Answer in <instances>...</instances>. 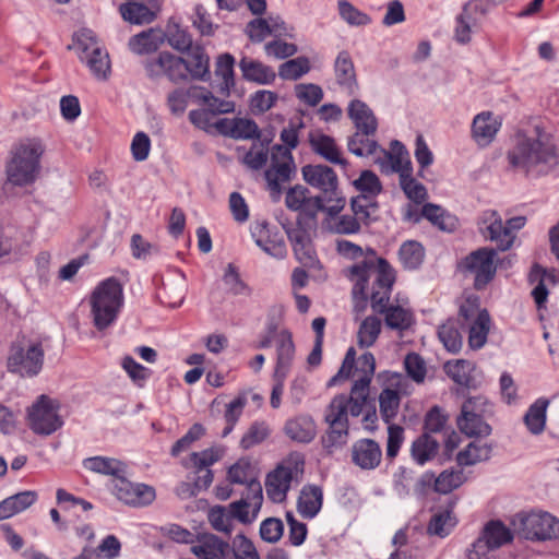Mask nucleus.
<instances>
[{"label":"nucleus","mask_w":559,"mask_h":559,"mask_svg":"<svg viewBox=\"0 0 559 559\" xmlns=\"http://www.w3.org/2000/svg\"><path fill=\"white\" fill-rule=\"evenodd\" d=\"M374 255L373 250H370ZM350 278L356 281L353 294L360 295L362 301L368 300L366 289L368 282L373 278L372 290L369 297L371 309L384 314V323L391 330L405 331L414 323L413 312L401 306L389 305L395 272L390 263L383 258H368L349 269Z\"/></svg>","instance_id":"f257e3e1"},{"label":"nucleus","mask_w":559,"mask_h":559,"mask_svg":"<svg viewBox=\"0 0 559 559\" xmlns=\"http://www.w3.org/2000/svg\"><path fill=\"white\" fill-rule=\"evenodd\" d=\"M507 159L513 170L528 175H545L558 164L556 147L550 142L527 136L519 138L508 152Z\"/></svg>","instance_id":"f03ea898"},{"label":"nucleus","mask_w":559,"mask_h":559,"mask_svg":"<svg viewBox=\"0 0 559 559\" xmlns=\"http://www.w3.org/2000/svg\"><path fill=\"white\" fill-rule=\"evenodd\" d=\"M123 286L114 276L102 281L93 290L90 304L93 323L98 331L110 326L123 306Z\"/></svg>","instance_id":"7ed1b4c3"},{"label":"nucleus","mask_w":559,"mask_h":559,"mask_svg":"<svg viewBox=\"0 0 559 559\" xmlns=\"http://www.w3.org/2000/svg\"><path fill=\"white\" fill-rule=\"evenodd\" d=\"M44 359L45 350L41 343L22 336L9 346L7 371L20 378H34L41 372Z\"/></svg>","instance_id":"20e7f679"},{"label":"nucleus","mask_w":559,"mask_h":559,"mask_svg":"<svg viewBox=\"0 0 559 559\" xmlns=\"http://www.w3.org/2000/svg\"><path fill=\"white\" fill-rule=\"evenodd\" d=\"M301 174L308 185L321 191V197L328 204L326 214L329 216H336L345 207L346 199L338 190L337 175L331 167L322 164H309L301 168Z\"/></svg>","instance_id":"39448f33"},{"label":"nucleus","mask_w":559,"mask_h":559,"mask_svg":"<svg viewBox=\"0 0 559 559\" xmlns=\"http://www.w3.org/2000/svg\"><path fill=\"white\" fill-rule=\"evenodd\" d=\"M520 537L533 542L559 538V519L548 512L519 513L512 521Z\"/></svg>","instance_id":"423d86ee"},{"label":"nucleus","mask_w":559,"mask_h":559,"mask_svg":"<svg viewBox=\"0 0 559 559\" xmlns=\"http://www.w3.org/2000/svg\"><path fill=\"white\" fill-rule=\"evenodd\" d=\"M43 152V146L38 142L20 145L7 166L8 180L14 186L33 182L39 169V157Z\"/></svg>","instance_id":"0eeeda50"},{"label":"nucleus","mask_w":559,"mask_h":559,"mask_svg":"<svg viewBox=\"0 0 559 559\" xmlns=\"http://www.w3.org/2000/svg\"><path fill=\"white\" fill-rule=\"evenodd\" d=\"M60 404L57 400L41 394L32 404L27 412L28 426L34 433L50 436L63 425L58 414Z\"/></svg>","instance_id":"6e6552de"},{"label":"nucleus","mask_w":559,"mask_h":559,"mask_svg":"<svg viewBox=\"0 0 559 559\" xmlns=\"http://www.w3.org/2000/svg\"><path fill=\"white\" fill-rule=\"evenodd\" d=\"M513 533L500 520L486 523L478 538L467 549V559H487L489 551L511 543Z\"/></svg>","instance_id":"1a4fd4ad"},{"label":"nucleus","mask_w":559,"mask_h":559,"mask_svg":"<svg viewBox=\"0 0 559 559\" xmlns=\"http://www.w3.org/2000/svg\"><path fill=\"white\" fill-rule=\"evenodd\" d=\"M496 255V249L483 247L467 254L462 261L463 271L474 275L476 290L484 289L493 280L497 272Z\"/></svg>","instance_id":"9d476101"},{"label":"nucleus","mask_w":559,"mask_h":559,"mask_svg":"<svg viewBox=\"0 0 559 559\" xmlns=\"http://www.w3.org/2000/svg\"><path fill=\"white\" fill-rule=\"evenodd\" d=\"M305 461L298 457L295 461L281 463L276 468L266 475L265 490L273 502H282L286 499L292 480L300 473L302 474Z\"/></svg>","instance_id":"9b49d317"},{"label":"nucleus","mask_w":559,"mask_h":559,"mask_svg":"<svg viewBox=\"0 0 559 559\" xmlns=\"http://www.w3.org/2000/svg\"><path fill=\"white\" fill-rule=\"evenodd\" d=\"M143 67L150 79L166 76L173 83L187 82V64L185 58L169 51H162L156 58L143 61Z\"/></svg>","instance_id":"f8f14e48"},{"label":"nucleus","mask_w":559,"mask_h":559,"mask_svg":"<svg viewBox=\"0 0 559 559\" xmlns=\"http://www.w3.org/2000/svg\"><path fill=\"white\" fill-rule=\"evenodd\" d=\"M115 496L122 502L133 507L148 506L155 500V489L145 484H133L127 475L114 480Z\"/></svg>","instance_id":"ddd939ff"},{"label":"nucleus","mask_w":559,"mask_h":559,"mask_svg":"<svg viewBox=\"0 0 559 559\" xmlns=\"http://www.w3.org/2000/svg\"><path fill=\"white\" fill-rule=\"evenodd\" d=\"M352 462L364 471L376 469L382 460L380 444L369 438L356 440L350 449Z\"/></svg>","instance_id":"4468645a"},{"label":"nucleus","mask_w":559,"mask_h":559,"mask_svg":"<svg viewBox=\"0 0 559 559\" xmlns=\"http://www.w3.org/2000/svg\"><path fill=\"white\" fill-rule=\"evenodd\" d=\"M421 217L429 221L433 226H437L442 231L451 233L457 225L455 216L449 214L440 205L433 203L424 204L420 213H417V211L413 212L412 209H408L405 214V219L412 221L413 223H419Z\"/></svg>","instance_id":"2eb2a0df"},{"label":"nucleus","mask_w":559,"mask_h":559,"mask_svg":"<svg viewBox=\"0 0 559 559\" xmlns=\"http://www.w3.org/2000/svg\"><path fill=\"white\" fill-rule=\"evenodd\" d=\"M336 83L349 96L357 94L359 84L353 59L348 51L342 50L334 62Z\"/></svg>","instance_id":"dca6fc26"},{"label":"nucleus","mask_w":559,"mask_h":559,"mask_svg":"<svg viewBox=\"0 0 559 559\" xmlns=\"http://www.w3.org/2000/svg\"><path fill=\"white\" fill-rule=\"evenodd\" d=\"M501 123L490 111H484L475 116L472 123V138L478 146H488L495 139Z\"/></svg>","instance_id":"f3484780"},{"label":"nucleus","mask_w":559,"mask_h":559,"mask_svg":"<svg viewBox=\"0 0 559 559\" xmlns=\"http://www.w3.org/2000/svg\"><path fill=\"white\" fill-rule=\"evenodd\" d=\"M187 76L189 80L209 82L211 80L210 57L199 45L186 51Z\"/></svg>","instance_id":"a211bd4d"},{"label":"nucleus","mask_w":559,"mask_h":559,"mask_svg":"<svg viewBox=\"0 0 559 559\" xmlns=\"http://www.w3.org/2000/svg\"><path fill=\"white\" fill-rule=\"evenodd\" d=\"M347 114L358 131H362L367 135H373L377 132V118L365 102L353 99L348 105Z\"/></svg>","instance_id":"6ab92c4d"},{"label":"nucleus","mask_w":559,"mask_h":559,"mask_svg":"<svg viewBox=\"0 0 559 559\" xmlns=\"http://www.w3.org/2000/svg\"><path fill=\"white\" fill-rule=\"evenodd\" d=\"M284 431L293 441L310 443L316 438L317 425L311 416L299 415L286 421Z\"/></svg>","instance_id":"aec40b11"},{"label":"nucleus","mask_w":559,"mask_h":559,"mask_svg":"<svg viewBox=\"0 0 559 559\" xmlns=\"http://www.w3.org/2000/svg\"><path fill=\"white\" fill-rule=\"evenodd\" d=\"M164 32L157 28H148L129 39V49L136 55H150L158 50L164 44Z\"/></svg>","instance_id":"412c9836"},{"label":"nucleus","mask_w":559,"mask_h":559,"mask_svg":"<svg viewBox=\"0 0 559 559\" xmlns=\"http://www.w3.org/2000/svg\"><path fill=\"white\" fill-rule=\"evenodd\" d=\"M83 466L94 473L112 476L118 480L121 476L128 474V465L115 457L92 456L83 461Z\"/></svg>","instance_id":"4be33fe9"},{"label":"nucleus","mask_w":559,"mask_h":559,"mask_svg":"<svg viewBox=\"0 0 559 559\" xmlns=\"http://www.w3.org/2000/svg\"><path fill=\"white\" fill-rule=\"evenodd\" d=\"M276 355L274 373L281 378L287 377L295 357V344L288 330H282L278 334Z\"/></svg>","instance_id":"5701e85b"},{"label":"nucleus","mask_w":559,"mask_h":559,"mask_svg":"<svg viewBox=\"0 0 559 559\" xmlns=\"http://www.w3.org/2000/svg\"><path fill=\"white\" fill-rule=\"evenodd\" d=\"M323 492L317 485H306L300 491L297 510L304 519H313L321 510Z\"/></svg>","instance_id":"b1692460"},{"label":"nucleus","mask_w":559,"mask_h":559,"mask_svg":"<svg viewBox=\"0 0 559 559\" xmlns=\"http://www.w3.org/2000/svg\"><path fill=\"white\" fill-rule=\"evenodd\" d=\"M309 143L311 150L323 157L325 160L346 166L347 160L341 157L340 150L335 143V140L323 133H310L309 134Z\"/></svg>","instance_id":"393cba45"},{"label":"nucleus","mask_w":559,"mask_h":559,"mask_svg":"<svg viewBox=\"0 0 559 559\" xmlns=\"http://www.w3.org/2000/svg\"><path fill=\"white\" fill-rule=\"evenodd\" d=\"M38 499L34 490H25L0 501V521L12 518L33 506Z\"/></svg>","instance_id":"a878e982"},{"label":"nucleus","mask_w":559,"mask_h":559,"mask_svg":"<svg viewBox=\"0 0 559 559\" xmlns=\"http://www.w3.org/2000/svg\"><path fill=\"white\" fill-rule=\"evenodd\" d=\"M239 69L245 80L259 84H271L276 78L271 67L248 57L241 58Z\"/></svg>","instance_id":"bb28decb"},{"label":"nucleus","mask_w":559,"mask_h":559,"mask_svg":"<svg viewBox=\"0 0 559 559\" xmlns=\"http://www.w3.org/2000/svg\"><path fill=\"white\" fill-rule=\"evenodd\" d=\"M439 447L437 439L428 433H421L413 441L411 454L417 464L424 465L437 455Z\"/></svg>","instance_id":"cd10ccee"},{"label":"nucleus","mask_w":559,"mask_h":559,"mask_svg":"<svg viewBox=\"0 0 559 559\" xmlns=\"http://www.w3.org/2000/svg\"><path fill=\"white\" fill-rule=\"evenodd\" d=\"M492 447L479 440L472 441L456 455L459 466H471L479 462L488 461L491 456Z\"/></svg>","instance_id":"c85d7f7f"},{"label":"nucleus","mask_w":559,"mask_h":559,"mask_svg":"<svg viewBox=\"0 0 559 559\" xmlns=\"http://www.w3.org/2000/svg\"><path fill=\"white\" fill-rule=\"evenodd\" d=\"M295 170L294 158L286 160L271 162V167L265 170L264 177L272 192H281V181H288Z\"/></svg>","instance_id":"c756f323"},{"label":"nucleus","mask_w":559,"mask_h":559,"mask_svg":"<svg viewBox=\"0 0 559 559\" xmlns=\"http://www.w3.org/2000/svg\"><path fill=\"white\" fill-rule=\"evenodd\" d=\"M549 401L546 399L536 400L524 415V424L527 430L535 436L540 435L546 426V412Z\"/></svg>","instance_id":"7c9ffc66"},{"label":"nucleus","mask_w":559,"mask_h":559,"mask_svg":"<svg viewBox=\"0 0 559 559\" xmlns=\"http://www.w3.org/2000/svg\"><path fill=\"white\" fill-rule=\"evenodd\" d=\"M234 64L235 58L228 52L218 56L215 64V75L223 80L218 92L226 97L230 95V90L235 86Z\"/></svg>","instance_id":"2f4dec72"},{"label":"nucleus","mask_w":559,"mask_h":559,"mask_svg":"<svg viewBox=\"0 0 559 559\" xmlns=\"http://www.w3.org/2000/svg\"><path fill=\"white\" fill-rule=\"evenodd\" d=\"M455 501H450L448 507L436 514H433L428 524V533L439 537H445L450 534L451 530L456 524V519L452 516V510Z\"/></svg>","instance_id":"473e14b6"},{"label":"nucleus","mask_w":559,"mask_h":559,"mask_svg":"<svg viewBox=\"0 0 559 559\" xmlns=\"http://www.w3.org/2000/svg\"><path fill=\"white\" fill-rule=\"evenodd\" d=\"M349 437L348 427H334L328 425V429L321 436L320 442L326 455H333L337 450L346 445Z\"/></svg>","instance_id":"72a5a7b5"},{"label":"nucleus","mask_w":559,"mask_h":559,"mask_svg":"<svg viewBox=\"0 0 559 559\" xmlns=\"http://www.w3.org/2000/svg\"><path fill=\"white\" fill-rule=\"evenodd\" d=\"M346 403L347 401L345 394H337L331 400L324 413V421L326 425L349 428Z\"/></svg>","instance_id":"f704fd0d"},{"label":"nucleus","mask_w":559,"mask_h":559,"mask_svg":"<svg viewBox=\"0 0 559 559\" xmlns=\"http://www.w3.org/2000/svg\"><path fill=\"white\" fill-rule=\"evenodd\" d=\"M490 329V316L486 309L476 318L468 329V345L472 349H480L487 342Z\"/></svg>","instance_id":"c9c22d12"},{"label":"nucleus","mask_w":559,"mask_h":559,"mask_svg":"<svg viewBox=\"0 0 559 559\" xmlns=\"http://www.w3.org/2000/svg\"><path fill=\"white\" fill-rule=\"evenodd\" d=\"M123 20L131 24H148L154 21L156 14L147 5L141 2H127L119 7Z\"/></svg>","instance_id":"e433bc0d"},{"label":"nucleus","mask_w":559,"mask_h":559,"mask_svg":"<svg viewBox=\"0 0 559 559\" xmlns=\"http://www.w3.org/2000/svg\"><path fill=\"white\" fill-rule=\"evenodd\" d=\"M405 174L400 177V186L405 195L413 202L420 204L427 199V189L420 182H418L413 176L412 162H407Z\"/></svg>","instance_id":"4c0bfd02"},{"label":"nucleus","mask_w":559,"mask_h":559,"mask_svg":"<svg viewBox=\"0 0 559 559\" xmlns=\"http://www.w3.org/2000/svg\"><path fill=\"white\" fill-rule=\"evenodd\" d=\"M399 257L404 269L416 270L424 262L425 249L420 242L407 240L400 247Z\"/></svg>","instance_id":"58836bf2"},{"label":"nucleus","mask_w":559,"mask_h":559,"mask_svg":"<svg viewBox=\"0 0 559 559\" xmlns=\"http://www.w3.org/2000/svg\"><path fill=\"white\" fill-rule=\"evenodd\" d=\"M369 396V389L367 388V380H355L350 395H346V408L348 415L358 417L361 415L364 407L367 404Z\"/></svg>","instance_id":"ea45409f"},{"label":"nucleus","mask_w":559,"mask_h":559,"mask_svg":"<svg viewBox=\"0 0 559 559\" xmlns=\"http://www.w3.org/2000/svg\"><path fill=\"white\" fill-rule=\"evenodd\" d=\"M457 426L467 437L485 438L492 431L491 426L484 420L481 415L459 416Z\"/></svg>","instance_id":"a19ab883"},{"label":"nucleus","mask_w":559,"mask_h":559,"mask_svg":"<svg viewBox=\"0 0 559 559\" xmlns=\"http://www.w3.org/2000/svg\"><path fill=\"white\" fill-rule=\"evenodd\" d=\"M80 60L85 62L91 72L97 79H106L110 70L109 56L104 52L99 47L93 48V51L88 55L80 53Z\"/></svg>","instance_id":"79ce46f5"},{"label":"nucleus","mask_w":559,"mask_h":559,"mask_svg":"<svg viewBox=\"0 0 559 559\" xmlns=\"http://www.w3.org/2000/svg\"><path fill=\"white\" fill-rule=\"evenodd\" d=\"M186 290L187 288L183 282L163 283V286L157 293V298L160 304L170 308H177L182 305Z\"/></svg>","instance_id":"37998d69"},{"label":"nucleus","mask_w":559,"mask_h":559,"mask_svg":"<svg viewBox=\"0 0 559 559\" xmlns=\"http://www.w3.org/2000/svg\"><path fill=\"white\" fill-rule=\"evenodd\" d=\"M390 146V151L381 148V152L390 163L391 170L393 173H399L401 176L406 171L407 162H411L408 151L405 145L397 140H393Z\"/></svg>","instance_id":"c03bdc74"},{"label":"nucleus","mask_w":559,"mask_h":559,"mask_svg":"<svg viewBox=\"0 0 559 559\" xmlns=\"http://www.w3.org/2000/svg\"><path fill=\"white\" fill-rule=\"evenodd\" d=\"M469 5H463L462 12L455 19L454 39L461 45H466L472 39V31L477 25L473 14H468Z\"/></svg>","instance_id":"a18cd8bd"},{"label":"nucleus","mask_w":559,"mask_h":559,"mask_svg":"<svg viewBox=\"0 0 559 559\" xmlns=\"http://www.w3.org/2000/svg\"><path fill=\"white\" fill-rule=\"evenodd\" d=\"M401 397L397 391L384 389L379 396L380 414L384 423L390 424L397 415Z\"/></svg>","instance_id":"49530a36"},{"label":"nucleus","mask_w":559,"mask_h":559,"mask_svg":"<svg viewBox=\"0 0 559 559\" xmlns=\"http://www.w3.org/2000/svg\"><path fill=\"white\" fill-rule=\"evenodd\" d=\"M438 336L448 352L457 353L462 347V336L454 320H448L438 328Z\"/></svg>","instance_id":"de8ad7c7"},{"label":"nucleus","mask_w":559,"mask_h":559,"mask_svg":"<svg viewBox=\"0 0 559 559\" xmlns=\"http://www.w3.org/2000/svg\"><path fill=\"white\" fill-rule=\"evenodd\" d=\"M473 365L464 359L455 360L454 362L448 361L444 365L447 374L459 385L469 388L473 381L471 371Z\"/></svg>","instance_id":"09e8293b"},{"label":"nucleus","mask_w":559,"mask_h":559,"mask_svg":"<svg viewBox=\"0 0 559 559\" xmlns=\"http://www.w3.org/2000/svg\"><path fill=\"white\" fill-rule=\"evenodd\" d=\"M490 240L497 242L499 250L504 251L511 248L515 239L514 234L510 231L500 218H495L487 227V234Z\"/></svg>","instance_id":"8fccbe9b"},{"label":"nucleus","mask_w":559,"mask_h":559,"mask_svg":"<svg viewBox=\"0 0 559 559\" xmlns=\"http://www.w3.org/2000/svg\"><path fill=\"white\" fill-rule=\"evenodd\" d=\"M369 136L362 131L357 130L348 139L347 147L349 152L359 157L374 154L380 146L377 141L369 139Z\"/></svg>","instance_id":"3c124183"},{"label":"nucleus","mask_w":559,"mask_h":559,"mask_svg":"<svg viewBox=\"0 0 559 559\" xmlns=\"http://www.w3.org/2000/svg\"><path fill=\"white\" fill-rule=\"evenodd\" d=\"M381 332V321L377 317L369 316L360 324L357 338L358 345L364 347H370L377 341Z\"/></svg>","instance_id":"603ef678"},{"label":"nucleus","mask_w":559,"mask_h":559,"mask_svg":"<svg viewBox=\"0 0 559 559\" xmlns=\"http://www.w3.org/2000/svg\"><path fill=\"white\" fill-rule=\"evenodd\" d=\"M465 481L462 469H445L435 479V490L440 493H450Z\"/></svg>","instance_id":"864d4df0"},{"label":"nucleus","mask_w":559,"mask_h":559,"mask_svg":"<svg viewBox=\"0 0 559 559\" xmlns=\"http://www.w3.org/2000/svg\"><path fill=\"white\" fill-rule=\"evenodd\" d=\"M223 282L228 288V293L234 296H251L252 289L240 277L237 267L229 263L223 275Z\"/></svg>","instance_id":"5fc2aeb1"},{"label":"nucleus","mask_w":559,"mask_h":559,"mask_svg":"<svg viewBox=\"0 0 559 559\" xmlns=\"http://www.w3.org/2000/svg\"><path fill=\"white\" fill-rule=\"evenodd\" d=\"M164 35L169 46L179 52L185 53L194 47L191 35L186 29L180 28L178 24L168 25Z\"/></svg>","instance_id":"6e6d98bb"},{"label":"nucleus","mask_w":559,"mask_h":559,"mask_svg":"<svg viewBox=\"0 0 559 559\" xmlns=\"http://www.w3.org/2000/svg\"><path fill=\"white\" fill-rule=\"evenodd\" d=\"M309 71V59L306 57H298L282 63L278 69V75L283 80L296 81Z\"/></svg>","instance_id":"4d7b16f0"},{"label":"nucleus","mask_w":559,"mask_h":559,"mask_svg":"<svg viewBox=\"0 0 559 559\" xmlns=\"http://www.w3.org/2000/svg\"><path fill=\"white\" fill-rule=\"evenodd\" d=\"M353 185L360 194H366L368 199L377 197L382 191V183L372 170H362Z\"/></svg>","instance_id":"13d9d810"},{"label":"nucleus","mask_w":559,"mask_h":559,"mask_svg":"<svg viewBox=\"0 0 559 559\" xmlns=\"http://www.w3.org/2000/svg\"><path fill=\"white\" fill-rule=\"evenodd\" d=\"M448 420V414L440 406H432L425 415L423 433L431 436V433L444 431L447 429Z\"/></svg>","instance_id":"bf43d9fd"},{"label":"nucleus","mask_w":559,"mask_h":559,"mask_svg":"<svg viewBox=\"0 0 559 559\" xmlns=\"http://www.w3.org/2000/svg\"><path fill=\"white\" fill-rule=\"evenodd\" d=\"M230 138L235 140H251L261 138L257 122L248 118H235L230 129Z\"/></svg>","instance_id":"052dcab7"},{"label":"nucleus","mask_w":559,"mask_h":559,"mask_svg":"<svg viewBox=\"0 0 559 559\" xmlns=\"http://www.w3.org/2000/svg\"><path fill=\"white\" fill-rule=\"evenodd\" d=\"M326 201L321 195L308 197L305 201V205L299 209L297 217V225H304L306 221L316 222L319 212H326Z\"/></svg>","instance_id":"680f3d73"},{"label":"nucleus","mask_w":559,"mask_h":559,"mask_svg":"<svg viewBox=\"0 0 559 559\" xmlns=\"http://www.w3.org/2000/svg\"><path fill=\"white\" fill-rule=\"evenodd\" d=\"M270 435V429L264 421H254L250 425L247 432L240 440V447L249 450L252 447L263 442Z\"/></svg>","instance_id":"e2e57ef3"},{"label":"nucleus","mask_w":559,"mask_h":559,"mask_svg":"<svg viewBox=\"0 0 559 559\" xmlns=\"http://www.w3.org/2000/svg\"><path fill=\"white\" fill-rule=\"evenodd\" d=\"M278 99L275 92L261 90L250 96V110L253 115H262L270 110Z\"/></svg>","instance_id":"0e129e2a"},{"label":"nucleus","mask_w":559,"mask_h":559,"mask_svg":"<svg viewBox=\"0 0 559 559\" xmlns=\"http://www.w3.org/2000/svg\"><path fill=\"white\" fill-rule=\"evenodd\" d=\"M546 276H548L546 270L538 264H535L530 273V280L532 282L538 281V284L532 290V296L539 309L545 305L548 297V289L545 284Z\"/></svg>","instance_id":"69168bd1"},{"label":"nucleus","mask_w":559,"mask_h":559,"mask_svg":"<svg viewBox=\"0 0 559 559\" xmlns=\"http://www.w3.org/2000/svg\"><path fill=\"white\" fill-rule=\"evenodd\" d=\"M350 209L359 222H362L365 225H369L372 221L370 217V210L376 211L378 209V203L376 201H368L366 194H359L352 198Z\"/></svg>","instance_id":"338daca9"},{"label":"nucleus","mask_w":559,"mask_h":559,"mask_svg":"<svg viewBox=\"0 0 559 559\" xmlns=\"http://www.w3.org/2000/svg\"><path fill=\"white\" fill-rule=\"evenodd\" d=\"M338 11L341 17L350 25L362 26L371 22L368 14L358 10L346 0L338 1Z\"/></svg>","instance_id":"774afa93"}]
</instances>
